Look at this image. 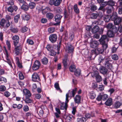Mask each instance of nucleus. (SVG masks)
<instances>
[{"mask_svg":"<svg viewBox=\"0 0 122 122\" xmlns=\"http://www.w3.org/2000/svg\"><path fill=\"white\" fill-rule=\"evenodd\" d=\"M91 76L93 78H95V80L97 83H99L102 80L101 76L100 75L99 72L95 71L92 72L91 73Z\"/></svg>","mask_w":122,"mask_h":122,"instance_id":"1","label":"nucleus"},{"mask_svg":"<svg viewBox=\"0 0 122 122\" xmlns=\"http://www.w3.org/2000/svg\"><path fill=\"white\" fill-rule=\"evenodd\" d=\"M10 24L9 21H6L4 19H2L0 21V27L1 28L4 27L5 28H7L10 26Z\"/></svg>","mask_w":122,"mask_h":122,"instance_id":"2","label":"nucleus"},{"mask_svg":"<svg viewBox=\"0 0 122 122\" xmlns=\"http://www.w3.org/2000/svg\"><path fill=\"white\" fill-rule=\"evenodd\" d=\"M102 47H97L96 48V53L97 55L99 54H102L104 52L105 50H106L107 47V44L102 45Z\"/></svg>","mask_w":122,"mask_h":122,"instance_id":"3","label":"nucleus"},{"mask_svg":"<svg viewBox=\"0 0 122 122\" xmlns=\"http://www.w3.org/2000/svg\"><path fill=\"white\" fill-rule=\"evenodd\" d=\"M62 1V0H50L49 4L51 6H57L60 4Z\"/></svg>","mask_w":122,"mask_h":122,"instance_id":"4","label":"nucleus"},{"mask_svg":"<svg viewBox=\"0 0 122 122\" xmlns=\"http://www.w3.org/2000/svg\"><path fill=\"white\" fill-rule=\"evenodd\" d=\"M105 65L106 67H107L108 69H111L112 68V65L111 62V61L108 57H107L105 59Z\"/></svg>","mask_w":122,"mask_h":122,"instance_id":"5","label":"nucleus"},{"mask_svg":"<svg viewBox=\"0 0 122 122\" xmlns=\"http://www.w3.org/2000/svg\"><path fill=\"white\" fill-rule=\"evenodd\" d=\"M108 39L106 35L102 36L99 41L102 45L107 44V43L108 41Z\"/></svg>","mask_w":122,"mask_h":122,"instance_id":"6","label":"nucleus"},{"mask_svg":"<svg viewBox=\"0 0 122 122\" xmlns=\"http://www.w3.org/2000/svg\"><path fill=\"white\" fill-rule=\"evenodd\" d=\"M41 65V63L39 61H35L32 66V69L34 71L38 70L40 67Z\"/></svg>","mask_w":122,"mask_h":122,"instance_id":"7","label":"nucleus"},{"mask_svg":"<svg viewBox=\"0 0 122 122\" xmlns=\"http://www.w3.org/2000/svg\"><path fill=\"white\" fill-rule=\"evenodd\" d=\"M57 39V36L56 34H53L50 35L49 37V41L52 43H55Z\"/></svg>","mask_w":122,"mask_h":122,"instance_id":"8","label":"nucleus"},{"mask_svg":"<svg viewBox=\"0 0 122 122\" xmlns=\"http://www.w3.org/2000/svg\"><path fill=\"white\" fill-rule=\"evenodd\" d=\"M107 27L108 29H110L115 32H117V29L115 25L112 23H108L107 25Z\"/></svg>","mask_w":122,"mask_h":122,"instance_id":"9","label":"nucleus"},{"mask_svg":"<svg viewBox=\"0 0 122 122\" xmlns=\"http://www.w3.org/2000/svg\"><path fill=\"white\" fill-rule=\"evenodd\" d=\"M32 80L34 82H39L40 81V77L36 73H34L32 76Z\"/></svg>","mask_w":122,"mask_h":122,"instance_id":"10","label":"nucleus"},{"mask_svg":"<svg viewBox=\"0 0 122 122\" xmlns=\"http://www.w3.org/2000/svg\"><path fill=\"white\" fill-rule=\"evenodd\" d=\"M12 39L13 40V42L15 46H16L19 42V37L17 35H15L12 37Z\"/></svg>","mask_w":122,"mask_h":122,"instance_id":"11","label":"nucleus"},{"mask_svg":"<svg viewBox=\"0 0 122 122\" xmlns=\"http://www.w3.org/2000/svg\"><path fill=\"white\" fill-rule=\"evenodd\" d=\"M15 47V54L17 55H18L21 51L22 46L21 45H19Z\"/></svg>","mask_w":122,"mask_h":122,"instance_id":"12","label":"nucleus"},{"mask_svg":"<svg viewBox=\"0 0 122 122\" xmlns=\"http://www.w3.org/2000/svg\"><path fill=\"white\" fill-rule=\"evenodd\" d=\"M66 50L68 51V52H72L74 49V48L70 43H67L66 46Z\"/></svg>","mask_w":122,"mask_h":122,"instance_id":"13","label":"nucleus"},{"mask_svg":"<svg viewBox=\"0 0 122 122\" xmlns=\"http://www.w3.org/2000/svg\"><path fill=\"white\" fill-rule=\"evenodd\" d=\"M77 89L76 88H75L74 89H72L71 91L70 92V91H69L68 93H69V95H70L69 97H74L76 94Z\"/></svg>","mask_w":122,"mask_h":122,"instance_id":"14","label":"nucleus"},{"mask_svg":"<svg viewBox=\"0 0 122 122\" xmlns=\"http://www.w3.org/2000/svg\"><path fill=\"white\" fill-rule=\"evenodd\" d=\"M98 42L96 41H91L90 43V46L92 48H95L98 46Z\"/></svg>","mask_w":122,"mask_h":122,"instance_id":"15","label":"nucleus"},{"mask_svg":"<svg viewBox=\"0 0 122 122\" xmlns=\"http://www.w3.org/2000/svg\"><path fill=\"white\" fill-rule=\"evenodd\" d=\"M23 92L26 97L29 98L31 96V94L30 91L26 89L23 90Z\"/></svg>","mask_w":122,"mask_h":122,"instance_id":"16","label":"nucleus"},{"mask_svg":"<svg viewBox=\"0 0 122 122\" xmlns=\"http://www.w3.org/2000/svg\"><path fill=\"white\" fill-rule=\"evenodd\" d=\"M114 21L115 25H118L121 24L122 21V19L119 17H118L115 19Z\"/></svg>","mask_w":122,"mask_h":122,"instance_id":"17","label":"nucleus"},{"mask_svg":"<svg viewBox=\"0 0 122 122\" xmlns=\"http://www.w3.org/2000/svg\"><path fill=\"white\" fill-rule=\"evenodd\" d=\"M59 102L60 103V105L61 109L66 110L67 107V104H66L64 102H62L60 101Z\"/></svg>","mask_w":122,"mask_h":122,"instance_id":"18","label":"nucleus"},{"mask_svg":"<svg viewBox=\"0 0 122 122\" xmlns=\"http://www.w3.org/2000/svg\"><path fill=\"white\" fill-rule=\"evenodd\" d=\"M62 16L60 15L57 14L54 16L55 20L56 22H59L60 23L61 19Z\"/></svg>","mask_w":122,"mask_h":122,"instance_id":"19","label":"nucleus"},{"mask_svg":"<svg viewBox=\"0 0 122 122\" xmlns=\"http://www.w3.org/2000/svg\"><path fill=\"white\" fill-rule=\"evenodd\" d=\"M105 104L107 106H110L113 104L112 99L111 98H108L105 102Z\"/></svg>","mask_w":122,"mask_h":122,"instance_id":"20","label":"nucleus"},{"mask_svg":"<svg viewBox=\"0 0 122 122\" xmlns=\"http://www.w3.org/2000/svg\"><path fill=\"white\" fill-rule=\"evenodd\" d=\"M99 28L97 25L94 26L92 29V32L93 33H95L99 31Z\"/></svg>","mask_w":122,"mask_h":122,"instance_id":"21","label":"nucleus"},{"mask_svg":"<svg viewBox=\"0 0 122 122\" xmlns=\"http://www.w3.org/2000/svg\"><path fill=\"white\" fill-rule=\"evenodd\" d=\"M107 69L105 67H102L101 68L100 70V72L103 74H106L107 72Z\"/></svg>","mask_w":122,"mask_h":122,"instance_id":"22","label":"nucleus"},{"mask_svg":"<svg viewBox=\"0 0 122 122\" xmlns=\"http://www.w3.org/2000/svg\"><path fill=\"white\" fill-rule=\"evenodd\" d=\"M89 96L90 98L92 99L95 98L96 97L95 93L93 91L90 92L89 93Z\"/></svg>","mask_w":122,"mask_h":122,"instance_id":"23","label":"nucleus"},{"mask_svg":"<svg viewBox=\"0 0 122 122\" xmlns=\"http://www.w3.org/2000/svg\"><path fill=\"white\" fill-rule=\"evenodd\" d=\"M118 17L117 13L116 12H114L112 13L111 18L112 20L114 21Z\"/></svg>","mask_w":122,"mask_h":122,"instance_id":"24","label":"nucleus"},{"mask_svg":"<svg viewBox=\"0 0 122 122\" xmlns=\"http://www.w3.org/2000/svg\"><path fill=\"white\" fill-rule=\"evenodd\" d=\"M81 97L79 95H77L74 98V101L76 103H79L81 101Z\"/></svg>","mask_w":122,"mask_h":122,"instance_id":"25","label":"nucleus"},{"mask_svg":"<svg viewBox=\"0 0 122 122\" xmlns=\"http://www.w3.org/2000/svg\"><path fill=\"white\" fill-rule=\"evenodd\" d=\"M67 59L66 56H64V59L63 60L62 63L65 68H66L67 65Z\"/></svg>","mask_w":122,"mask_h":122,"instance_id":"26","label":"nucleus"},{"mask_svg":"<svg viewBox=\"0 0 122 122\" xmlns=\"http://www.w3.org/2000/svg\"><path fill=\"white\" fill-rule=\"evenodd\" d=\"M27 3H25L24 4H22L21 6V9L25 11H27L29 9L28 6L26 4Z\"/></svg>","mask_w":122,"mask_h":122,"instance_id":"27","label":"nucleus"},{"mask_svg":"<svg viewBox=\"0 0 122 122\" xmlns=\"http://www.w3.org/2000/svg\"><path fill=\"white\" fill-rule=\"evenodd\" d=\"M74 72V74L76 76H78L80 75L81 73V70L79 69H76Z\"/></svg>","mask_w":122,"mask_h":122,"instance_id":"28","label":"nucleus"},{"mask_svg":"<svg viewBox=\"0 0 122 122\" xmlns=\"http://www.w3.org/2000/svg\"><path fill=\"white\" fill-rule=\"evenodd\" d=\"M42 63L43 65H46L47 64L48 60V59L45 57H44L41 60Z\"/></svg>","mask_w":122,"mask_h":122,"instance_id":"29","label":"nucleus"},{"mask_svg":"<svg viewBox=\"0 0 122 122\" xmlns=\"http://www.w3.org/2000/svg\"><path fill=\"white\" fill-rule=\"evenodd\" d=\"M51 10L50 8L48 7H47L46 8L42 10V12L43 14H45L48 12H49Z\"/></svg>","mask_w":122,"mask_h":122,"instance_id":"30","label":"nucleus"},{"mask_svg":"<svg viewBox=\"0 0 122 122\" xmlns=\"http://www.w3.org/2000/svg\"><path fill=\"white\" fill-rule=\"evenodd\" d=\"M114 32H113V31L112 30H110L108 31L107 33V36L108 37H113L114 35Z\"/></svg>","mask_w":122,"mask_h":122,"instance_id":"31","label":"nucleus"},{"mask_svg":"<svg viewBox=\"0 0 122 122\" xmlns=\"http://www.w3.org/2000/svg\"><path fill=\"white\" fill-rule=\"evenodd\" d=\"M46 16L48 19H51L53 17L54 15L52 13H48L46 14Z\"/></svg>","mask_w":122,"mask_h":122,"instance_id":"32","label":"nucleus"},{"mask_svg":"<svg viewBox=\"0 0 122 122\" xmlns=\"http://www.w3.org/2000/svg\"><path fill=\"white\" fill-rule=\"evenodd\" d=\"M73 9L75 12L76 14H78L79 12V10L78 8L77 4L74 5L73 6Z\"/></svg>","mask_w":122,"mask_h":122,"instance_id":"33","label":"nucleus"},{"mask_svg":"<svg viewBox=\"0 0 122 122\" xmlns=\"http://www.w3.org/2000/svg\"><path fill=\"white\" fill-rule=\"evenodd\" d=\"M36 6V4L34 2H31L29 3V8L31 9H34Z\"/></svg>","mask_w":122,"mask_h":122,"instance_id":"34","label":"nucleus"},{"mask_svg":"<svg viewBox=\"0 0 122 122\" xmlns=\"http://www.w3.org/2000/svg\"><path fill=\"white\" fill-rule=\"evenodd\" d=\"M54 86L56 89L57 90H59L60 92H62V91L60 89L59 86V85L58 83L56 82L54 84Z\"/></svg>","mask_w":122,"mask_h":122,"instance_id":"35","label":"nucleus"},{"mask_svg":"<svg viewBox=\"0 0 122 122\" xmlns=\"http://www.w3.org/2000/svg\"><path fill=\"white\" fill-rule=\"evenodd\" d=\"M99 15L98 13H92L91 15V18L92 19H96Z\"/></svg>","mask_w":122,"mask_h":122,"instance_id":"36","label":"nucleus"},{"mask_svg":"<svg viewBox=\"0 0 122 122\" xmlns=\"http://www.w3.org/2000/svg\"><path fill=\"white\" fill-rule=\"evenodd\" d=\"M70 71L72 72H74L76 70L75 66L74 65H71L69 68Z\"/></svg>","mask_w":122,"mask_h":122,"instance_id":"37","label":"nucleus"},{"mask_svg":"<svg viewBox=\"0 0 122 122\" xmlns=\"http://www.w3.org/2000/svg\"><path fill=\"white\" fill-rule=\"evenodd\" d=\"M98 85L96 82H93L92 83L91 87L93 89H96L97 88Z\"/></svg>","mask_w":122,"mask_h":122,"instance_id":"38","label":"nucleus"},{"mask_svg":"<svg viewBox=\"0 0 122 122\" xmlns=\"http://www.w3.org/2000/svg\"><path fill=\"white\" fill-rule=\"evenodd\" d=\"M78 122H85L86 120V119L84 117H82L81 118H78L77 119Z\"/></svg>","mask_w":122,"mask_h":122,"instance_id":"39","label":"nucleus"},{"mask_svg":"<svg viewBox=\"0 0 122 122\" xmlns=\"http://www.w3.org/2000/svg\"><path fill=\"white\" fill-rule=\"evenodd\" d=\"M121 105V103L118 101H117L115 103L114 107L115 108H118Z\"/></svg>","mask_w":122,"mask_h":122,"instance_id":"40","label":"nucleus"},{"mask_svg":"<svg viewBox=\"0 0 122 122\" xmlns=\"http://www.w3.org/2000/svg\"><path fill=\"white\" fill-rule=\"evenodd\" d=\"M74 38V34L73 33H70L69 35V40L71 41H72Z\"/></svg>","mask_w":122,"mask_h":122,"instance_id":"41","label":"nucleus"},{"mask_svg":"<svg viewBox=\"0 0 122 122\" xmlns=\"http://www.w3.org/2000/svg\"><path fill=\"white\" fill-rule=\"evenodd\" d=\"M16 59L17 60V64L18 66L20 68H21L22 67V66L21 63H20L19 61V60L18 57H16Z\"/></svg>","mask_w":122,"mask_h":122,"instance_id":"42","label":"nucleus"},{"mask_svg":"<svg viewBox=\"0 0 122 122\" xmlns=\"http://www.w3.org/2000/svg\"><path fill=\"white\" fill-rule=\"evenodd\" d=\"M55 31V28L53 27L49 28L48 29V31L49 33H53Z\"/></svg>","mask_w":122,"mask_h":122,"instance_id":"43","label":"nucleus"},{"mask_svg":"<svg viewBox=\"0 0 122 122\" xmlns=\"http://www.w3.org/2000/svg\"><path fill=\"white\" fill-rule=\"evenodd\" d=\"M30 17L29 15H25L23 18V19L24 20H28L30 18Z\"/></svg>","mask_w":122,"mask_h":122,"instance_id":"44","label":"nucleus"},{"mask_svg":"<svg viewBox=\"0 0 122 122\" xmlns=\"http://www.w3.org/2000/svg\"><path fill=\"white\" fill-rule=\"evenodd\" d=\"M107 5L112 6H114L115 2L112 0H109L107 2Z\"/></svg>","mask_w":122,"mask_h":122,"instance_id":"45","label":"nucleus"},{"mask_svg":"<svg viewBox=\"0 0 122 122\" xmlns=\"http://www.w3.org/2000/svg\"><path fill=\"white\" fill-rule=\"evenodd\" d=\"M64 17L65 18H67L69 15V13L68 12L67 10H66L65 9H64Z\"/></svg>","mask_w":122,"mask_h":122,"instance_id":"46","label":"nucleus"},{"mask_svg":"<svg viewBox=\"0 0 122 122\" xmlns=\"http://www.w3.org/2000/svg\"><path fill=\"white\" fill-rule=\"evenodd\" d=\"M18 76L20 79L23 80L24 79V76L21 72H19Z\"/></svg>","mask_w":122,"mask_h":122,"instance_id":"47","label":"nucleus"},{"mask_svg":"<svg viewBox=\"0 0 122 122\" xmlns=\"http://www.w3.org/2000/svg\"><path fill=\"white\" fill-rule=\"evenodd\" d=\"M10 30L13 33H16L18 31V30L17 28H15L13 27H11Z\"/></svg>","mask_w":122,"mask_h":122,"instance_id":"48","label":"nucleus"},{"mask_svg":"<svg viewBox=\"0 0 122 122\" xmlns=\"http://www.w3.org/2000/svg\"><path fill=\"white\" fill-rule=\"evenodd\" d=\"M20 17L19 15L18 14L14 17V21L15 22L17 23L18 22V20L19 19Z\"/></svg>","mask_w":122,"mask_h":122,"instance_id":"49","label":"nucleus"},{"mask_svg":"<svg viewBox=\"0 0 122 122\" xmlns=\"http://www.w3.org/2000/svg\"><path fill=\"white\" fill-rule=\"evenodd\" d=\"M112 59L114 60H117L118 58V56L116 54H114L112 55Z\"/></svg>","mask_w":122,"mask_h":122,"instance_id":"50","label":"nucleus"},{"mask_svg":"<svg viewBox=\"0 0 122 122\" xmlns=\"http://www.w3.org/2000/svg\"><path fill=\"white\" fill-rule=\"evenodd\" d=\"M108 97V96L107 95L104 94L102 95V100L103 101H106Z\"/></svg>","mask_w":122,"mask_h":122,"instance_id":"51","label":"nucleus"},{"mask_svg":"<svg viewBox=\"0 0 122 122\" xmlns=\"http://www.w3.org/2000/svg\"><path fill=\"white\" fill-rule=\"evenodd\" d=\"M85 35L86 37H89L91 35V33L89 31H86L85 33Z\"/></svg>","mask_w":122,"mask_h":122,"instance_id":"52","label":"nucleus"},{"mask_svg":"<svg viewBox=\"0 0 122 122\" xmlns=\"http://www.w3.org/2000/svg\"><path fill=\"white\" fill-rule=\"evenodd\" d=\"M46 48L48 51H52V47L51 46L49 45H47Z\"/></svg>","mask_w":122,"mask_h":122,"instance_id":"53","label":"nucleus"},{"mask_svg":"<svg viewBox=\"0 0 122 122\" xmlns=\"http://www.w3.org/2000/svg\"><path fill=\"white\" fill-rule=\"evenodd\" d=\"M27 42L28 44L31 45H33L34 43L33 41L32 40L29 39L27 40Z\"/></svg>","mask_w":122,"mask_h":122,"instance_id":"54","label":"nucleus"},{"mask_svg":"<svg viewBox=\"0 0 122 122\" xmlns=\"http://www.w3.org/2000/svg\"><path fill=\"white\" fill-rule=\"evenodd\" d=\"M69 97V93H67L66 95V101L65 103L67 104L69 101L68 97Z\"/></svg>","mask_w":122,"mask_h":122,"instance_id":"55","label":"nucleus"},{"mask_svg":"<svg viewBox=\"0 0 122 122\" xmlns=\"http://www.w3.org/2000/svg\"><path fill=\"white\" fill-rule=\"evenodd\" d=\"M104 86L102 85H99L98 89L99 90L101 91H102L104 90Z\"/></svg>","mask_w":122,"mask_h":122,"instance_id":"56","label":"nucleus"},{"mask_svg":"<svg viewBox=\"0 0 122 122\" xmlns=\"http://www.w3.org/2000/svg\"><path fill=\"white\" fill-rule=\"evenodd\" d=\"M6 90V88L5 86L2 85L0 86V91L4 92Z\"/></svg>","mask_w":122,"mask_h":122,"instance_id":"57","label":"nucleus"},{"mask_svg":"<svg viewBox=\"0 0 122 122\" xmlns=\"http://www.w3.org/2000/svg\"><path fill=\"white\" fill-rule=\"evenodd\" d=\"M102 99V95L101 94L98 95L96 98V100L98 101H100Z\"/></svg>","mask_w":122,"mask_h":122,"instance_id":"58","label":"nucleus"},{"mask_svg":"<svg viewBox=\"0 0 122 122\" xmlns=\"http://www.w3.org/2000/svg\"><path fill=\"white\" fill-rule=\"evenodd\" d=\"M29 98L26 97L25 101L26 103H31L32 101Z\"/></svg>","mask_w":122,"mask_h":122,"instance_id":"59","label":"nucleus"},{"mask_svg":"<svg viewBox=\"0 0 122 122\" xmlns=\"http://www.w3.org/2000/svg\"><path fill=\"white\" fill-rule=\"evenodd\" d=\"M97 9V6L95 5H92L91 8V10L92 11H94Z\"/></svg>","mask_w":122,"mask_h":122,"instance_id":"60","label":"nucleus"},{"mask_svg":"<svg viewBox=\"0 0 122 122\" xmlns=\"http://www.w3.org/2000/svg\"><path fill=\"white\" fill-rule=\"evenodd\" d=\"M8 11L9 12L12 13L14 10V9L13 7L11 6H9L8 8Z\"/></svg>","mask_w":122,"mask_h":122,"instance_id":"61","label":"nucleus"},{"mask_svg":"<svg viewBox=\"0 0 122 122\" xmlns=\"http://www.w3.org/2000/svg\"><path fill=\"white\" fill-rule=\"evenodd\" d=\"M28 30V28L25 26L23 27L21 29V31L22 32L26 31Z\"/></svg>","mask_w":122,"mask_h":122,"instance_id":"62","label":"nucleus"},{"mask_svg":"<svg viewBox=\"0 0 122 122\" xmlns=\"http://www.w3.org/2000/svg\"><path fill=\"white\" fill-rule=\"evenodd\" d=\"M3 81L4 82H7L6 79L3 77L0 76V81Z\"/></svg>","mask_w":122,"mask_h":122,"instance_id":"63","label":"nucleus"},{"mask_svg":"<svg viewBox=\"0 0 122 122\" xmlns=\"http://www.w3.org/2000/svg\"><path fill=\"white\" fill-rule=\"evenodd\" d=\"M118 13L120 14H122V6L121 5H120L118 9Z\"/></svg>","mask_w":122,"mask_h":122,"instance_id":"64","label":"nucleus"}]
</instances>
